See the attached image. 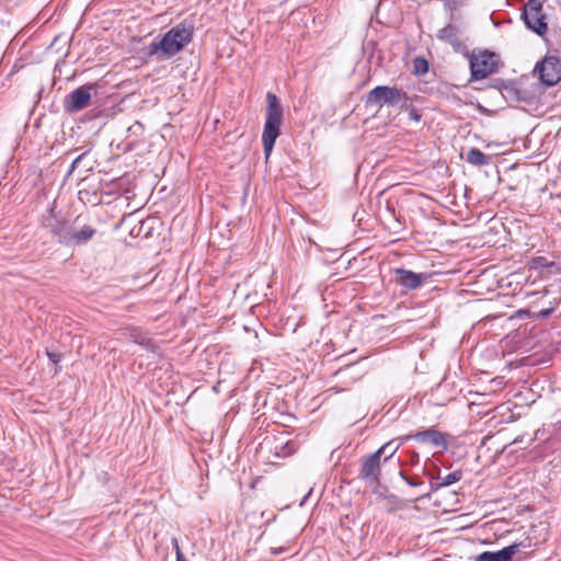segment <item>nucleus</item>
Returning a JSON list of instances; mask_svg holds the SVG:
<instances>
[{"instance_id": "f257e3e1", "label": "nucleus", "mask_w": 561, "mask_h": 561, "mask_svg": "<svg viewBox=\"0 0 561 561\" xmlns=\"http://www.w3.org/2000/svg\"><path fill=\"white\" fill-rule=\"evenodd\" d=\"M193 32V25L186 22L173 26L161 39L151 43L149 55H157L160 60L173 57L192 41Z\"/></svg>"}, {"instance_id": "f03ea898", "label": "nucleus", "mask_w": 561, "mask_h": 561, "mask_svg": "<svg viewBox=\"0 0 561 561\" xmlns=\"http://www.w3.org/2000/svg\"><path fill=\"white\" fill-rule=\"evenodd\" d=\"M266 99V119L262 133V144L265 157L268 158L274 148L275 141L280 134L283 108L278 98L274 93L268 92Z\"/></svg>"}, {"instance_id": "7ed1b4c3", "label": "nucleus", "mask_w": 561, "mask_h": 561, "mask_svg": "<svg viewBox=\"0 0 561 561\" xmlns=\"http://www.w3.org/2000/svg\"><path fill=\"white\" fill-rule=\"evenodd\" d=\"M405 94L394 87L378 85L373 89L366 99L367 106L381 107L382 105L397 106Z\"/></svg>"}, {"instance_id": "20e7f679", "label": "nucleus", "mask_w": 561, "mask_h": 561, "mask_svg": "<svg viewBox=\"0 0 561 561\" xmlns=\"http://www.w3.org/2000/svg\"><path fill=\"white\" fill-rule=\"evenodd\" d=\"M523 20L526 26L538 35H543L548 30L546 15L542 12L540 0H528L524 7Z\"/></svg>"}, {"instance_id": "39448f33", "label": "nucleus", "mask_w": 561, "mask_h": 561, "mask_svg": "<svg viewBox=\"0 0 561 561\" xmlns=\"http://www.w3.org/2000/svg\"><path fill=\"white\" fill-rule=\"evenodd\" d=\"M534 71L543 84L552 87L561 80V61L557 56H546Z\"/></svg>"}, {"instance_id": "423d86ee", "label": "nucleus", "mask_w": 561, "mask_h": 561, "mask_svg": "<svg viewBox=\"0 0 561 561\" xmlns=\"http://www.w3.org/2000/svg\"><path fill=\"white\" fill-rule=\"evenodd\" d=\"M496 55L486 50L473 54L470 58L471 77L476 80L484 79L496 68Z\"/></svg>"}, {"instance_id": "0eeeda50", "label": "nucleus", "mask_w": 561, "mask_h": 561, "mask_svg": "<svg viewBox=\"0 0 561 561\" xmlns=\"http://www.w3.org/2000/svg\"><path fill=\"white\" fill-rule=\"evenodd\" d=\"M92 92H95L94 84H84L77 88L65 98V110L69 113H77L85 108L91 101Z\"/></svg>"}, {"instance_id": "6e6552de", "label": "nucleus", "mask_w": 561, "mask_h": 561, "mask_svg": "<svg viewBox=\"0 0 561 561\" xmlns=\"http://www.w3.org/2000/svg\"><path fill=\"white\" fill-rule=\"evenodd\" d=\"M531 547V541L526 539L524 541L513 543L499 551H485L480 553L476 561H512L514 557L523 549Z\"/></svg>"}, {"instance_id": "1a4fd4ad", "label": "nucleus", "mask_w": 561, "mask_h": 561, "mask_svg": "<svg viewBox=\"0 0 561 561\" xmlns=\"http://www.w3.org/2000/svg\"><path fill=\"white\" fill-rule=\"evenodd\" d=\"M381 457L374 454L362 459L359 477L369 485H376L380 480Z\"/></svg>"}, {"instance_id": "9d476101", "label": "nucleus", "mask_w": 561, "mask_h": 561, "mask_svg": "<svg viewBox=\"0 0 561 561\" xmlns=\"http://www.w3.org/2000/svg\"><path fill=\"white\" fill-rule=\"evenodd\" d=\"M95 232V228L92 227L91 225H80V220L78 217L71 225L70 237L65 240L66 245L72 247L85 244L94 237Z\"/></svg>"}, {"instance_id": "9b49d317", "label": "nucleus", "mask_w": 561, "mask_h": 561, "mask_svg": "<svg viewBox=\"0 0 561 561\" xmlns=\"http://www.w3.org/2000/svg\"><path fill=\"white\" fill-rule=\"evenodd\" d=\"M426 279V274H419L404 268L394 270V283L405 290L419 288Z\"/></svg>"}, {"instance_id": "f8f14e48", "label": "nucleus", "mask_w": 561, "mask_h": 561, "mask_svg": "<svg viewBox=\"0 0 561 561\" xmlns=\"http://www.w3.org/2000/svg\"><path fill=\"white\" fill-rule=\"evenodd\" d=\"M410 438H414L421 443H430L435 447H440L442 449H447V442L445 435L434 428H428L426 431L417 432L413 435H407L401 437V442H405Z\"/></svg>"}, {"instance_id": "ddd939ff", "label": "nucleus", "mask_w": 561, "mask_h": 561, "mask_svg": "<svg viewBox=\"0 0 561 561\" xmlns=\"http://www.w3.org/2000/svg\"><path fill=\"white\" fill-rule=\"evenodd\" d=\"M71 226H68L65 221L56 220L50 225V232L57 240L66 245V239L70 237Z\"/></svg>"}, {"instance_id": "4468645a", "label": "nucleus", "mask_w": 561, "mask_h": 561, "mask_svg": "<svg viewBox=\"0 0 561 561\" xmlns=\"http://www.w3.org/2000/svg\"><path fill=\"white\" fill-rule=\"evenodd\" d=\"M466 161L476 167H483L489 164L490 158L481 150L472 148L467 152Z\"/></svg>"}, {"instance_id": "2eb2a0df", "label": "nucleus", "mask_w": 561, "mask_h": 561, "mask_svg": "<svg viewBox=\"0 0 561 561\" xmlns=\"http://www.w3.org/2000/svg\"><path fill=\"white\" fill-rule=\"evenodd\" d=\"M400 446V443H397L396 439H391L377 449L376 453L380 457L383 456V461L386 462L394 456Z\"/></svg>"}, {"instance_id": "dca6fc26", "label": "nucleus", "mask_w": 561, "mask_h": 561, "mask_svg": "<svg viewBox=\"0 0 561 561\" xmlns=\"http://www.w3.org/2000/svg\"><path fill=\"white\" fill-rule=\"evenodd\" d=\"M126 334L134 343L146 347L151 345V340L140 329L128 328L126 329Z\"/></svg>"}, {"instance_id": "f3484780", "label": "nucleus", "mask_w": 561, "mask_h": 561, "mask_svg": "<svg viewBox=\"0 0 561 561\" xmlns=\"http://www.w3.org/2000/svg\"><path fill=\"white\" fill-rule=\"evenodd\" d=\"M461 477L462 473L460 471L450 472L446 477H444L439 483H437L435 486H432V490H437L439 488L451 485L458 482L461 479Z\"/></svg>"}, {"instance_id": "a211bd4d", "label": "nucleus", "mask_w": 561, "mask_h": 561, "mask_svg": "<svg viewBox=\"0 0 561 561\" xmlns=\"http://www.w3.org/2000/svg\"><path fill=\"white\" fill-rule=\"evenodd\" d=\"M414 66H415L416 73H425L428 69L427 61L422 58L415 59Z\"/></svg>"}, {"instance_id": "6ab92c4d", "label": "nucleus", "mask_w": 561, "mask_h": 561, "mask_svg": "<svg viewBox=\"0 0 561 561\" xmlns=\"http://www.w3.org/2000/svg\"><path fill=\"white\" fill-rule=\"evenodd\" d=\"M171 542H172V546H173V548L175 550L176 561L184 559V556H183V553L181 551V548L179 546L178 539L176 538H172Z\"/></svg>"}, {"instance_id": "aec40b11", "label": "nucleus", "mask_w": 561, "mask_h": 561, "mask_svg": "<svg viewBox=\"0 0 561 561\" xmlns=\"http://www.w3.org/2000/svg\"><path fill=\"white\" fill-rule=\"evenodd\" d=\"M47 355L49 357V359L53 362V363H58L60 360V355L58 353H54V352H47Z\"/></svg>"}, {"instance_id": "412c9836", "label": "nucleus", "mask_w": 561, "mask_h": 561, "mask_svg": "<svg viewBox=\"0 0 561 561\" xmlns=\"http://www.w3.org/2000/svg\"><path fill=\"white\" fill-rule=\"evenodd\" d=\"M453 28L449 26V27H446L444 30L440 31V35L439 37L440 38H447L449 37V34L451 33Z\"/></svg>"}, {"instance_id": "4be33fe9", "label": "nucleus", "mask_w": 561, "mask_h": 561, "mask_svg": "<svg viewBox=\"0 0 561 561\" xmlns=\"http://www.w3.org/2000/svg\"><path fill=\"white\" fill-rule=\"evenodd\" d=\"M409 116H410V118H411V119L416 121V122H419V121H420V118H421V115H420V114H417V112H416L415 110H412V111L409 113Z\"/></svg>"}, {"instance_id": "5701e85b", "label": "nucleus", "mask_w": 561, "mask_h": 561, "mask_svg": "<svg viewBox=\"0 0 561 561\" xmlns=\"http://www.w3.org/2000/svg\"><path fill=\"white\" fill-rule=\"evenodd\" d=\"M84 157V154H80L79 157H77L73 162H72V169H75L79 162L82 160V158Z\"/></svg>"}, {"instance_id": "b1692460", "label": "nucleus", "mask_w": 561, "mask_h": 561, "mask_svg": "<svg viewBox=\"0 0 561 561\" xmlns=\"http://www.w3.org/2000/svg\"><path fill=\"white\" fill-rule=\"evenodd\" d=\"M407 483H409L412 486H416V485H421L422 484V482L414 481L411 478L407 479Z\"/></svg>"}, {"instance_id": "393cba45", "label": "nucleus", "mask_w": 561, "mask_h": 561, "mask_svg": "<svg viewBox=\"0 0 561 561\" xmlns=\"http://www.w3.org/2000/svg\"><path fill=\"white\" fill-rule=\"evenodd\" d=\"M283 551H284V548H278V549L272 548L271 549V553L273 556H276V554H278V553L283 552Z\"/></svg>"}, {"instance_id": "a878e982", "label": "nucleus", "mask_w": 561, "mask_h": 561, "mask_svg": "<svg viewBox=\"0 0 561 561\" xmlns=\"http://www.w3.org/2000/svg\"><path fill=\"white\" fill-rule=\"evenodd\" d=\"M417 459H419V454H417L416 451H413V453H412V461H413V462H414V461H417Z\"/></svg>"}, {"instance_id": "bb28decb", "label": "nucleus", "mask_w": 561, "mask_h": 561, "mask_svg": "<svg viewBox=\"0 0 561 561\" xmlns=\"http://www.w3.org/2000/svg\"><path fill=\"white\" fill-rule=\"evenodd\" d=\"M399 474L407 482V479H409V477H407L402 471H400Z\"/></svg>"}, {"instance_id": "cd10ccee", "label": "nucleus", "mask_w": 561, "mask_h": 561, "mask_svg": "<svg viewBox=\"0 0 561 561\" xmlns=\"http://www.w3.org/2000/svg\"><path fill=\"white\" fill-rule=\"evenodd\" d=\"M178 561H187V560L184 558V559H182V560H178Z\"/></svg>"}]
</instances>
